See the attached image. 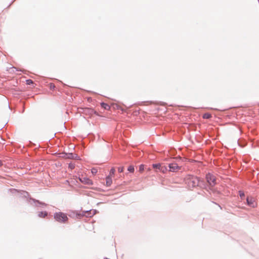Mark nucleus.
<instances>
[{"label": "nucleus", "instance_id": "6", "mask_svg": "<svg viewBox=\"0 0 259 259\" xmlns=\"http://www.w3.org/2000/svg\"><path fill=\"white\" fill-rule=\"evenodd\" d=\"M79 181L83 184L92 185L93 184V181L86 177H81L79 178Z\"/></svg>", "mask_w": 259, "mask_h": 259}, {"label": "nucleus", "instance_id": "20", "mask_svg": "<svg viewBox=\"0 0 259 259\" xmlns=\"http://www.w3.org/2000/svg\"><path fill=\"white\" fill-rule=\"evenodd\" d=\"M240 197H242L244 196V193L240 192Z\"/></svg>", "mask_w": 259, "mask_h": 259}, {"label": "nucleus", "instance_id": "21", "mask_svg": "<svg viewBox=\"0 0 259 259\" xmlns=\"http://www.w3.org/2000/svg\"><path fill=\"white\" fill-rule=\"evenodd\" d=\"M154 168H155V169H158V167H153Z\"/></svg>", "mask_w": 259, "mask_h": 259}, {"label": "nucleus", "instance_id": "9", "mask_svg": "<svg viewBox=\"0 0 259 259\" xmlns=\"http://www.w3.org/2000/svg\"><path fill=\"white\" fill-rule=\"evenodd\" d=\"M84 113L87 114H89L90 115H92L93 113H94L95 112L94 111L93 109L91 108H86L84 110Z\"/></svg>", "mask_w": 259, "mask_h": 259}, {"label": "nucleus", "instance_id": "7", "mask_svg": "<svg viewBox=\"0 0 259 259\" xmlns=\"http://www.w3.org/2000/svg\"><path fill=\"white\" fill-rule=\"evenodd\" d=\"M158 167V170L162 172H164L166 170V167L164 166H162L160 164H153V167Z\"/></svg>", "mask_w": 259, "mask_h": 259}, {"label": "nucleus", "instance_id": "12", "mask_svg": "<svg viewBox=\"0 0 259 259\" xmlns=\"http://www.w3.org/2000/svg\"><path fill=\"white\" fill-rule=\"evenodd\" d=\"M115 169L114 168H112L111 169H110V173H109V175L108 176H111V177H113V176L114 175V174H115Z\"/></svg>", "mask_w": 259, "mask_h": 259}, {"label": "nucleus", "instance_id": "1", "mask_svg": "<svg viewBox=\"0 0 259 259\" xmlns=\"http://www.w3.org/2000/svg\"><path fill=\"white\" fill-rule=\"evenodd\" d=\"M54 217L56 221L62 223H66L68 220L66 214L62 212L55 213Z\"/></svg>", "mask_w": 259, "mask_h": 259}, {"label": "nucleus", "instance_id": "17", "mask_svg": "<svg viewBox=\"0 0 259 259\" xmlns=\"http://www.w3.org/2000/svg\"><path fill=\"white\" fill-rule=\"evenodd\" d=\"M91 171L93 175H96L97 173L98 170L96 168H93L92 169Z\"/></svg>", "mask_w": 259, "mask_h": 259}, {"label": "nucleus", "instance_id": "22", "mask_svg": "<svg viewBox=\"0 0 259 259\" xmlns=\"http://www.w3.org/2000/svg\"><path fill=\"white\" fill-rule=\"evenodd\" d=\"M51 88H53L52 84H51Z\"/></svg>", "mask_w": 259, "mask_h": 259}, {"label": "nucleus", "instance_id": "23", "mask_svg": "<svg viewBox=\"0 0 259 259\" xmlns=\"http://www.w3.org/2000/svg\"><path fill=\"white\" fill-rule=\"evenodd\" d=\"M51 88H53L52 84H51Z\"/></svg>", "mask_w": 259, "mask_h": 259}, {"label": "nucleus", "instance_id": "10", "mask_svg": "<svg viewBox=\"0 0 259 259\" xmlns=\"http://www.w3.org/2000/svg\"><path fill=\"white\" fill-rule=\"evenodd\" d=\"M101 105L102 108H103L104 109H105L106 110H109L110 109V106L109 105H108L107 104H106L104 103H102L101 104Z\"/></svg>", "mask_w": 259, "mask_h": 259}, {"label": "nucleus", "instance_id": "18", "mask_svg": "<svg viewBox=\"0 0 259 259\" xmlns=\"http://www.w3.org/2000/svg\"><path fill=\"white\" fill-rule=\"evenodd\" d=\"M123 169H124L123 167H118V170L119 172H123Z\"/></svg>", "mask_w": 259, "mask_h": 259}, {"label": "nucleus", "instance_id": "15", "mask_svg": "<svg viewBox=\"0 0 259 259\" xmlns=\"http://www.w3.org/2000/svg\"><path fill=\"white\" fill-rule=\"evenodd\" d=\"M144 165L143 164H141L139 167V171L140 172H142L144 171Z\"/></svg>", "mask_w": 259, "mask_h": 259}, {"label": "nucleus", "instance_id": "16", "mask_svg": "<svg viewBox=\"0 0 259 259\" xmlns=\"http://www.w3.org/2000/svg\"><path fill=\"white\" fill-rule=\"evenodd\" d=\"M26 84H28V85H30L31 84H33V82L32 80L31 79H27L26 80Z\"/></svg>", "mask_w": 259, "mask_h": 259}, {"label": "nucleus", "instance_id": "11", "mask_svg": "<svg viewBox=\"0 0 259 259\" xmlns=\"http://www.w3.org/2000/svg\"><path fill=\"white\" fill-rule=\"evenodd\" d=\"M47 214L48 213L46 211H41L38 213V216L40 218H45Z\"/></svg>", "mask_w": 259, "mask_h": 259}, {"label": "nucleus", "instance_id": "3", "mask_svg": "<svg viewBox=\"0 0 259 259\" xmlns=\"http://www.w3.org/2000/svg\"><path fill=\"white\" fill-rule=\"evenodd\" d=\"M247 205L252 208L256 207L257 206V202L254 198L252 197H248L247 198Z\"/></svg>", "mask_w": 259, "mask_h": 259}, {"label": "nucleus", "instance_id": "4", "mask_svg": "<svg viewBox=\"0 0 259 259\" xmlns=\"http://www.w3.org/2000/svg\"><path fill=\"white\" fill-rule=\"evenodd\" d=\"M206 178L210 185L213 186L215 184V178L212 175L210 174H207L206 176Z\"/></svg>", "mask_w": 259, "mask_h": 259}, {"label": "nucleus", "instance_id": "13", "mask_svg": "<svg viewBox=\"0 0 259 259\" xmlns=\"http://www.w3.org/2000/svg\"><path fill=\"white\" fill-rule=\"evenodd\" d=\"M211 117V115L210 114L206 113L203 114V118L204 119H209Z\"/></svg>", "mask_w": 259, "mask_h": 259}, {"label": "nucleus", "instance_id": "8", "mask_svg": "<svg viewBox=\"0 0 259 259\" xmlns=\"http://www.w3.org/2000/svg\"><path fill=\"white\" fill-rule=\"evenodd\" d=\"M112 183V177L107 176L106 178V185L107 187H109Z\"/></svg>", "mask_w": 259, "mask_h": 259}, {"label": "nucleus", "instance_id": "14", "mask_svg": "<svg viewBox=\"0 0 259 259\" xmlns=\"http://www.w3.org/2000/svg\"><path fill=\"white\" fill-rule=\"evenodd\" d=\"M127 170L128 171L131 172H134V167L133 165H130L128 166Z\"/></svg>", "mask_w": 259, "mask_h": 259}, {"label": "nucleus", "instance_id": "2", "mask_svg": "<svg viewBox=\"0 0 259 259\" xmlns=\"http://www.w3.org/2000/svg\"><path fill=\"white\" fill-rule=\"evenodd\" d=\"M199 182V179L195 176H191L187 180V183L189 187L193 188L198 186Z\"/></svg>", "mask_w": 259, "mask_h": 259}, {"label": "nucleus", "instance_id": "19", "mask_svg": "<svg viewBox=\"0 0 259 259\" xmlns=\"http://www.w3.org/2000/svg\"><path fill=\"white\" fill-rule=\"evenodd\" d=\"M69 168H70L71 169H73V168H74V165L73 164H69Z\"/></svg>", "mask_w": 259, "mask_h": 259}, {"label": "nucleus", "instance_id": "5", "mask_svg": "<svg viewBox=\"0 0 259 259\" xmlns=\"http://www.w3.org/2000/svg\"><path fill=\"white\" fill-rule=\"evenodd\" d=\"M169 171L172 172H177L181 169V167L177 163H172L169 164Z\"/></svg>", "mask_w": 259, "mask_h": 259}]
</instances>
